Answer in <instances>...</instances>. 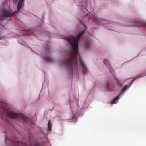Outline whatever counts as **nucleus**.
Segmentation results:
<instances>
[{
  "label": "nucleus",
  "mask_w": 146,
  "mask_h": 146,
  "mask_svg": "<svg viewBox=\"0 0 146 146\" xmlns=\"http://www.w3.org/2000/svg\"><path fill=\"white\" fill-rule=\"evenodd\" d=\"M85 32V30H84L77 35L76 38L71 36L67 40L70 43L72 49H70L68 52V59L65 61H63V64L67 67L69 71L72 72V74L74 61L75 66L76 65V56L78 53V41L80 36Z\"/></svg>",
  "instance_id": "nucleus-1"
},
{
  "label": "nucleus",
  "mask_w": 146,
  "mask_h": 146,
  "mask_svg": "<svg viewBox=\"0 0 146 146\" xmlns=\"http://www.w3.org/2000/svg\"><path fill=\"white\" fill-rule=\"evenodd\" d=\"M1 112L3 116L17 119L23 122L27 121L28 118L26 116L22 114L15 113L9 109H3Z\"/></svg>",
  "instance_id": "nucleus-2"
},
{
  "label": "nucleus",
  "mask_w": 146,
  "mask_h": 146,
  "mask_svg": "<svg viewBox=\"0 0 146 146\" xmlns=\"http://www.w3.org/2000/svg\"><path fill=\"white\" fill-rule=\"evenodd\" d=\"M79 60L80 63L82 67V68L83 70H85L86 71L87 70V68L84 64L82 59L81 58V57L80 56L79 57Z\"/></svg>",
  "instance_id": "nucleus-3"
},
{
  "label": "nucleus",
  "mask_w": 146,
  "mask_h": 146,
  "mask_svg": "<svg viewBox=\"0 0 146 146\" xmlns=\"http://www.w3.org/2000/svg\"><path fill=\"white\" fill-rule=\"evenodd\" d=\"M44 60L47 62H51L53 61V59L52 57L45 55L44 57Z\"/></svg>",
  "instance_id": "nucleus-4"
},
{
  "label": "nucleus",
  "mask_w": 146,
  "mask_h": 146,
  "mask_svg": "<svg viewBox=\"0 0 146 146\" xmlns=\"http://www.w3.org/2000/svg\"><path fill=\"white\" fill-rule=\"evenodd\" d=\"M129 26H137V27H142V26H145L146 27V23H142L141 24H138L137 23H135L133 25H129Z\"/></svg>",
  "instance_id": "nucleus-5"
},
{
  "label": "nucleus",
  "mask_w": 146,
  "mask_h": 146,
  "mask_svg": "<svg viewBox=\"0 0 146 146\" xmlns=\"http://www.w3.org/2000/svg\"><path fill=\"white\" fill-rule=\"evenodd\" d=\"M15 146H26V145H24L21 142L17 141L15 145Z\"/></svg>",
  "instance_id": "nucleus-6"
},
{
  "label": "nucleus",
  "mask_w": 146,
  "mask_h": 146,
  "mask_svg": "<svg viewBox=\"0 0 146 146\" xmlns=\"http://www.w3.org/2000/svg\"><path fill=\"white\" fill-rule=\"evenodd\" d=\"M51 122L49 120L48 121V127L47 128V129L48 130L50 131L51 129Z\"/></svg>",
  "instance_id": "nucleus-7"
},
{
  "label": "nucleus",
  "mask_w": 146,
  "mask_h": 146,
  "mask_svg": "<svg viewBox=\"0 0 146 146\" xmlns=\"http://www.w3.org/2000/svg\"><path fill=\"white\" fill-rule=\"evenodd\" d=\"M119 98V96H117L114 98L111 101V104H113L114 103H115V102Z\"/></svg>",
  "instance_id": "nucleus-8"
},
{
  "label": "nucleus",
  "mask_w": 146,
  "mask_h": 146,
  "mask_svg": "<svg viewBox=\"0 0 146 146\" xmlns=\"http://www.w3.org/2000/svg\"><path fill=\"white\" fill-rule=\"evenodd\" d=\"M127 88V86H124L122 90V91L123 92H124L126 90Z\"/></svg>",
  "instance_id": "nucleus-9"
},
{
  "label": "nucleus",
  "mask_w": 146,
  "mask_h": 146,
  "mask_svg": "<svg viewBox=\"0 0 146 146\" xmlns=\"http://www.w3.org/2000/svg\"><path fill=\"white\" fill-rule=\"evenodd\" d=\"M135 78H134L133 80H131V84H132V83H133V81L135 80Z\"/></svg>",
  "instance_id": "nucleus-10"
},
{
  "label": "nucleus",
  "mask_w": 146,
  "mask_h": 146,
  "mask_svg": "<svg viewBox=\"0 0 146 146\" xmlns=\"http://www.w3.org/2000/svg\"><path fill=\"white\" fill-rule=\"evenodd\" d=\"M103 62H104V63H105V62H104V61H103Z\"/></svg>",
  "instance_id": "nucleus-11"
}]
</instances>
